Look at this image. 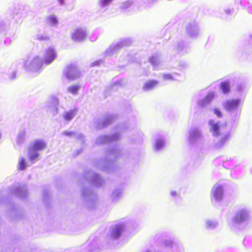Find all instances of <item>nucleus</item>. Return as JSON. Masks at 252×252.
<instances>
[{
    "mask_svg": "<svg viewBox=\"0 0 252 252\" xmlns=\"http://www.w3.org/2000/svg\"><path fill=\"white\" fill-rule=\"evenodd\" d=\"M209 130L213 137H218L220 136V139L217 142L214 143V148L219 149L223 147L225 144L228 142L231 138V132L230 131L226 132L220 133V126L219 122H217L214 120H210L208 122Z\"/></svg>",
    "mask_w": 252,
    "mask_h": 252,
    "instance_id": "obj_1",
    "label": "nucleus"
},
{
    "mask_svg": "<svg viewBox=\"0 0 252 252\" xmlns=\"http://www.w3.org/2000/svg\"><path fill=\"white\" fill-rule=\"evenodd\" d=\"M83 177L84 182H88L95 187H100L104 184V180L101 175L90 169L84 171Z\"/></svg>",
    "mask_w": 252,
    "mask_h": 252,
    "instance_id": "obj_2",
    "label": "nucleus"
},
{
    "mask_svg": "<svg viewBox=\"0 0 252 252\" xmlns=\"http://www.w3.org/2000/svg\"><path fill=\"white\" fill-rule=\"evenodd\" d=\"M82 197L86 206L89 208H93L96 202L95 193L89 187L83 186L81 189Z\"/></svg>",
    "mask_w": 252,
    "mask_h": 252,
    "instance_id": "obj_3",
    "label": "nucleus"
},
{
    "mask_svg": "<svg viewBox=\"0 0 252 252\" xmlns=\"http://www.w3.org/2000/svg\"><path fill=\"white\" fill-rule=\"evenodd\" d=\"M132 43L129 38L121 39L117 43H112L104 53L105 57L112 56L117 53L120 50L125 46H129Z\"/></svg>",
    "mask_w": 252,
    "mask_h": 252,
    "instance_id": "obj_4",
    "label": "nucleus"
},
{
    "mask_svg": "<svg viewBox=\"0 0 252 252\" xmlns=\"http://www.w3.org/2000/svg\"><path fill=\"white\" fill-rule=\"evenodd\" d=\"M142 1L144 3L149 4L153 2L155 0H142ZM139 3V0H136L135 1L129 0L122 2L120 9L124 12H135L138 10V4Z\"/></svg>",
    "mask_w": 252,
    "mask_h": 252,
    "instance_id": "obj_5",
    "label": "nucleus"
},
{
    "mask_svg": "<svg viewBox=\"0 0 252 252\" xmlns=\"http://www.w3.org/2000/svg\"><path fill=\"white\" fill-rule=\"evenodd\" d=\"M202 138V132L198 127H192L189 131L188 142L189 145H196Z\"/></svg>",
    "mask_w": 252,
    "mask_h": 252,
    "instance_id": "obj_6",
    "label": "nucleus"
},
{
    "mask_svg": "<svg viewBox=\"0 0 252 252\" xmlns=\"http://www.w3.org/2000/svg\"><path fill=\"white\" fill-rule=\"evenodd\" d=\"M82 74V71L75 64H70L66 67L65 77L70 81L79 79L81 77Z\"/></svg>",
    "mask_w": 252,
    "mask_h": 252,
    "instance_id": "obj_7",
    "label": "nucleus"
},
{
    "mask_svg": "<svg viewBox=\"0 0 252 252\" xmlns=\"http://www.w3.org/2000/svg\"><path fill=\"white\" fill-rule=\"evenodd\" d=\"M106 154L107 158L111 159L120 158L126 159L129 157L130 154L125 150L120 149L117 146H115L108 149Z\"/></svg>",
    "mask_w": 252,
    "mask_h": 252,
    "instance_id": "obj_8",
    "label": "nucleus"
},
{
    "mask_svg": "<svg viewBox=\"0 0 252 252\" xmlns=\"http://www.w3.org/2000/svg\"><path fill=\"white\" fill-rule=\"evenodd\" d=\"M116 119V116L108 114L105 117L96 119L94 121V126L98 129H102L110 125Z\"/></svg>",
    "mask_w": 252,
    "mask_h": 252,
    "instance_id": "obj_9",
    "label": "nucleus"
},
{
    "mask_svg": "<svg viewBox=\"0 0 252 252\" xmlns=\"http://www.w3.org/2000/svg\"><path fill=\"white\" fill-rule=\"evenodd\" d=\"M121 137L120 132H115L110 135H102L98 136L95 141L96 145H101L118 141Z\"/></svg>",
    "mask_w": 252,
    "mask_h": 252,
    "instance_id": "obj_10",
    "label": "nucleus"
},
{
    "mask_svg": "<svg viewBox=\"0 0 252 252\" xmlns=\"http://www.w3.org/2000/svg\"><path fill=\"white\" fill-rule=\"evenodd\" d=\"M249 211L245 209L237 211L233 218L232 221L234 224L239 225L245 222L249 218Z\"/></svg>",
    "mask_w": 252,
    "mask_h": 252,
    "instance_id": "obj_11",
    "label": "nucleus"
},
{
    "mask_svg": "<svg viewBox=\"0 0 252 252\" xmlns=\"http://www.w3.org/2000/svg\"><path fill=\"white\" fill-rule=\"evenodd\" d=\"M126 228V224L123 222L117 223L111 227L110 237L113 240L119 239Z\"/></svg>",
    "mask_w": 252,
    "mask_h": 252,
    "instance_id": "obj_12",
    "label": "nucleus"
},
{
    "mask_svg": "<svg viewBox=\"0 0 252 252\" xmlns=\"http://www.w3.org/2000/svg\"><path fill=\"white\" fill-rule=\"evenodd\" d=\"M87 36L85 28H78L72 32V39L75 42H82L85 40Z\"/></svg>",
    "mask_w": 252,
    "mask_h": 252,
    "instance_id": "obj_13",
    "label": "nucleus"
},
{
    "mask_svg": "<svg viewBox=\"0 0 252 252\" xmlns=\"http://www.w3.org/2000/svg\"><path fill=\"white\" fill-rule=\"evenodd\" d=\"M241 100L237 99H229L222 103V106L228 112L236 111L240 104Z\"/></svg>",
    "mask_w": 252,
    "mask_h": 252,
    "instance_id": "obj_14",
    "label": "nucleus"
},
{
    "mask_svg": "<svg viewBox=\"0 0 252 252\" xmlns=\"http://www.w3.org/2000/svg\"><path fill=\"white\" fill-rule=\"evenodd\" d=\"M223 187L220 184H216L211 190V199L216 202H220L223 197Z\"/></svg>",
    "mask_w": 252,
    "mask_h": 252,
    "instance_id": "obj_15",
    "label": "nucleus"
},
{
    "mask_svg": "<svg viewBox=\"0 0 252 252\" xmlns=\"http://www.w3.org/2000/svg\"><path fill=\"white\" fill-rule=\"evenodd\" d=\"M215 96L216 93L214 91L210 92L205 96L197 101L198 107L203 108L209 105L215 98Z\"/></svg>",
    "mask_w": 252,
    "mask_h": 252,
    "instance_id": "obj_16",
    "label": "nucleus"
},
{
    "mask_svg": "<svg viewBox=\"0 0 252 252\" xmlns=\"http://www.w3.org/2000/svg\"><path fill=\"white\" fill-rule=\"evenodd\" d=\"M186 32L189 37L192 38H195L199 35V30L195 21H191L187 25Z\"/></svg>",
    "mask_w": 252,
    "mask_h": 252,
    "instance_id": "obj_17",
    "label": "nucleus"
},
{
    "mask_svg": "<svg viewBox=\"0 0 252 252\" xmlns=\"http://www.w3.org/2000/svg\"><path fill=\"white\" fill-rule=\"evenodd\" d=\"M174 51L180 56L183 55L188 52V46L183 41H178L174 45Z\"/></svg>",
    "mask_w": 252,
    "mask_h": 252,
    "instance_id": "obj_18",
    "label": "nucleus"
},
{
    "mask_svg": "<svg viewBox=\"0 0 252 252\" xmlns=\"http://www.w3.org/2000/svg\"><path fill=\"white\" fill-rule=\"evenodd\" d=\"M63 134L64 136L77 139L81 144L85 142L84 136L80 133L74 131H64Z\"/></svg>",
    "mask_w": 252,
    "mask_h": 252,
    "instance_id": "obj_19",
    "label": "nucleus"
},
{
    "mask_svg": "<svg viewBox=\"0 0 252 252\" xmlns=\"http://www.w3.org/2000/svg\"><path fill=\"white\" fill-rule=\"evenodd\" d=\"M46 147V144L43 141L37 140L33 143L32 146L29 148L30 153L34 151H40L44 149Z\"/></svg>",
    "mask_w": 252,
    "mask_h": 252,
    "instance_id": "obj_20",
    "label": "nucleus"
},
{
    "mask_svg": "<svg viewBox=\"0 0 252 252\" xmlns=\"http://www.w3.org/2000/svg\"><path fill=\"white\" fill-rule=\"evenodd\" d=\"M149 62L154 69L158 68L161 64L162 61L159 55L155 54L149 58Z\"/></svg>",
    "mask_w": 252,
    "mask_h": 252,
    "instance_id": "obj_21",
    "label": "nucleus"
},
{
    "mask_svg": "<svg viewBox=\"0 0 252 252\" xmlns=\"http://www.w3.org/2000/svg\"><path fill=\"white\" fill-rule=\"evenodd\" d=\"M56 57L55 51L52 49H48L44 57V63L46 64L50 63Z\"/></svg>",
    "mask_w": 252,
    "mask_h": 252,
    "instance_id": "obj_22",
    "label": "nucleus"
},
{
    "mask_svg": "<svg viewBox=\"0 0 252 252\" xmlns=\"http://www.w3.org/2000/svg\"><path fill=\"white\" fill-rule=\"evenodd\" d=\"M122 189L120 188H116L112 191L111 198L113 202H117L122 198Z\"/></svg>",
    "mask_w": 252,
    "mask_h": 252,
    "instance_id": "obj_23",
    "label": "nucleus"
},
{
    "mask_svg": "<svg viewBox=\"0 0 252 252\" xmlns=\"http://www.w3.org/2000/svg\"><path fill=\"white\" fill-rule=\"evenodd\" d=\"M158 81L152 80L145 82L143 86V90L145 92H148L154 89L158 84Z\"/></svg>",
    "mask_w": 252,
    "mask_h": 252,
    "instance_id": "obj_24",
    "label": "nucleus"
},
{
    "mask_svg": "<svg viewBox=\"0 0 252 252\" xmlns=\"http://www.w3.org/2000/svg\"><path fill=\"white\" fill-rule=\"evenodd\" d=\"M78 109L76 108L64 113V120L70 121L76 115Z\"/></svg>",
    "mask_w": 252,
    "mask_h": 252,
    "instance_id": "obj_25",
    "label": "nucleus"
},
{
    "mask_svg": "<svg viewBox=\"0 0 252 252\" xmlns=\"http://www.w3.org/2000/svg\"><path fill=\"white\" fill-rule=\"evenodd\" d=\"M165 141L164 139L161 137H158L155 140L154 144V150L156 151H159L164 146Z\"/></svg>",
    "mask_w": 252,
    "mask_h": 252,
    "instance_id": "obj_26",
    "label": "nucleus"
},
{
    "mask_svg": "<svg viewBox=\"0 0 252 252\" xmlns=\"http://www.w3.org/2000/svg\"><path fill=\"white\" fill-rule=\"evenodd\" d=\"M220 89L223 94H228L231 89L230 83L228 81L221 82L220 83Z\"/></svg>",
    "mask_w": 252,
    "mask_h": 252,
    "instance_id": "obj_27",
    "label": "nucleus"
},
{
    "mask_svg": "<svg viewBox=\"0 0 252 252\" xmlns=\"http://www.w3.org/2000/svg\"><path fill=\"white\" fill-rule=\"evenodd\" d=\"M205 226L207 229L213 230L218 227L219 223L217 221L213 220L208 219L205 220Z\"/></svg>",
    "mask_w": 252,
    "mask_h": 252,
    "instance_id": "obj_28",
    "label": "nucleus"
},
{
    "mask_svg": "<svg viewBox=\"0 0 252 252\" xmlns=\"http://www.w3.org/2000/svg\"><path fill=\"white\" fill-rule=\"evenodd\" d=\"M98 165H96V167L103 170H106L109 168L111 164V161H106V160L100 159Z\"/></svg>",
    "mask_w": 252,
    "mask_h": 252,
    "instance_id": "obj_29",
    "label": "nucleus"
},
{
    "mask_svg": "<svg viewBox=\"0 0 252 252\" xmlns=\"http://www.w3.org/2000/svg\"><path fill=\"white\" fill-rule=\"evenodd\" d=\"M113 0H98V5L104 11H105L108 7L107 6Z\"/></svg>",
    "mask_w": 252,
    "mask_h": 252,
    "instance_id": "obj_30",
    "label": "nucleus"
},
{
    "mask_svg": "<svg viewBox=\"0 0 252 252\" xmlns=\"http://www.w3.org/2000/svg\"><path fill=\"white\" fill-rule=\"evenodd\" d=\"M81 86L79 84H75L69 86L67 88V91L69 93L74 95H77L78 92L80 90Z\"/></svg>",
    "mask_w": 252,
    "mask_h": 252,
    "instance_id": "obj_31",
    "label": "nucleus"
},
{
    "mask_svg": "<svg viewBox=\"0 0 252 252\" xmlns=\"http://www.w3.org/2000/svg\"><path fill=\"white\" fill-rule=\"evenodd\" d=\"M177 74H172L171 73H163L162 77L164 81H174L177 79L176 78Z\"/></svg>",
    "mask_w": 252,
    "mask_h": 252,
    "instance_id": "obj_32",
    "label": "nucleus"
},
{
    "mask_svg": "<svg viewBox=\"0 0 252 252\" xmlns=\"http://www.w3.org/2000/svg\"><path fill=\"white\" fill-rule=\"evenodd\" d=\"M123 85V81H119L117 82L113 83L111 85L110 88L112 91H117L120 87H122Z\"/></svg>",
    "mask_w": 252,
    "mask_h": 252,
    "instance_id": "obj_33",
    "label": "nucleus"
},
{
    "mask_svg": "<svg viewBox=\"0 0 252 252\" xmlns=\"http://www.w3.org/2000/svg\"><path fill=\"white\" fill-rule=\"evenodd\" d=\"M27 166V164L25 159L24 158H21L18 162V169L20 170H24Z\"/></svg>",
    "mask_w": 252,
    "mask_h": 252,
    "instance_id": "obj_34",
    "label": "nucleus"
},
{
    "mask_svg": "<svg viewBox=\"0 0 252 252\" xmlns=\"http://www.w3.org/2000/svg\"><path fill=\"white\" fill-rule=\"evenodd\" d=\"M213 113L218 118H220L222 117V113L221 110L218 108H214L213 109Z\"/></svg>",
    "mask_w": 252,
    "mask_h": 252,
    "instance_id": "obj_35",
    "label": "nucleus"
},
{
    "mask_svg": "<svg viewBox=\"0 0 252 252\" xmlns=\"http://www.w3.org/2000/svg\"><path fill=\"white\" fill-rule=\"evenodd\" d=\"M223 11L226 15H231L234 12V8L230 6L227 8H225Z\"/></svg>",
    "mask_w": 252,
    "mask_h": 252,
    "instance_id": "obj_36",
    "label": "nucleus"
},
{
    "mask_svg": "<svg viewBox=\"0 0 252 252\" xmlns=\"http://www.w3.org/2000/svg\"><path fill=\"white\" fill-rule=\"evenodd\" d=\"M127 128L128 126H127V124H122L119 125L116 129L120 131H124L127 129Z\"/></svg>",
    "mask_w": 252,
    "mask_h": 252,
    "instance_id": "obj_37",
    "label": "nucleus"
},
{
    "mask_svg": "<svg viewBox=\"0 0 252 252\" xmlns=\"http://www.w3.org/2000/svg\"><path fill=\"white\" fill-rule=\"evenodd\" d=\"M245 88V84L243 83L238 84L237 86V90L239 92H242Z\"/></svg>",
    "mask_w": 252,
    "mask_h": 252,
    "instance_id": "obj_38",
    "label": "nucleus"
},
{
    "mask_svg": "<svg viewBox=\"0 0 252 252\" xmlns=\"http://www.w3.org/2000/svg\"><path fill=\"white\" fill-rule=\"evenodd\" d=\"M102 62V60H97V61H95L92 63L91 65L92 67L95 66H98Z\"/></svg>",
    "mask_w": 252,
    "mask_h": 252,
    "instance_id": "obj_39",
    "label": "nucleus"
},
{
    "mask_svg": "<svg viewBox=\"0 0 252 252\" xmlns=\"http://www.w3.org/2000/svg\"><path fill=\"white\" fill-rule=\"evenodd\" d=\"M50 22L52 24H55L57 23V20L53 16H51L49 18Z\"/></svg>",
    "mask_w": 252,
    "mask_h": 252,
    "instance_id": "obj_40",
    "label": "nucleus"
},
{
    "mask_svg": "<svg viewBox=\"0 0 252 252\" xmlns=\"http://www.w3.org/2000/svg\"><path fill=\"white\" fill-rule=\"evenodd\" d=\"M38 157V154L37 153H34L33 154L31 155L30 156V159L31 160H33L36 158H37Z\"/></svg>",
    "mask_w": 252,
    "mask_h": 252,
    "instance_id": "obj_41",
    "label": "nucleus"
},
{
    "mask_svg": "<svg viewBox=\"0 0 252 252\" xmlns=\"http://www.w3.org/2000/svg\"><path fill=\"white\" fill-rule=\"evenodd\" d=\"M164 244L167 247H173V244L171 241H165Z\"/></svg>",
    "mask_w": 252,
    "mask_h": 252,
    "instance_id": "obj_42",
    "label": "nucleus"
},
{
    "mask_svg": "<svg viewBox=\"0 0 252 252\" xmlns=\"http://www.w3.org/2000/svg\"><path fill=\"white\" fill-rule=\"evenodd\" d=\"M170 195L171 196H172V197L175 198L177 196H178V193L177 191H174V190H172L170 192Z\"/></svg>",
    "mask_w": 252,
    "mask_h": 252,
    "instance_id": "obj_43",
    "label": "nucleus"
},
{
    "mask_svg": "<svg viewBox=\"0 0 252 252\" xmlns=\"http://www.w3.org/2000/svg\"><path fill=\"white\" fill-rule=\"evenodd\" d=\"M177 248V251L176 252H183V248L182 246H176Z\"/></svg>",
    "mask_w": 252,
    "mask_h": 252,
    "instance_id": "obj_44",
    "label": "nucleus"
},
{
    "mask_svg": "<svg viewBox=\"0 0 252 252\" xmlns=\"http://www.w3.org/2000/svg\"><path fill=\"white\" fill-rule=\"evenodd\" d=\"M185 65H185V63H184V62H183V63H182H182H179V67L180 68H182L184 67L185 66Z\"/></svg>",
    "mask_w": 252,
    "mask_h": 252,
    "instance_id": "obj_45",
    "label": "nucleus"
},
{
    "mask_svg": "<svg viewBox=\"0 0 252 252\" xmlns=\"http://www.w3.org/2000/svg\"><path fill=\"white\" fill-rule=\"evenodd\" d=\"M82 150H79L77 151V155H78L81 152Z\"/></svg>",
    "mask_w": 252,
    "mask_h": 252,
    "instance_id": "obj_46",
    "label": "nucleus"
},
{
    "mask_svg": "<svg viewBox=\"0 0 252 252\" xmlns=\"http://www.w3.org/2000/svg\"><path fill=\"white\" fill-rule=\"evenodd\" d=\"M250 38L252 39V33L251 35H250Z\"/></svg>",
    "mask_w": 252,
    "mask_h": 252,
    "instance_id": "obj_47",
    "label": "nucleus"
}]
</instances>
